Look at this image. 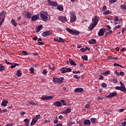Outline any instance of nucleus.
<instances>
[{
  "label": "nucleus",
  "mask_w": 126,
  "mask_h": 126,
  "mask_svg": "<svg viewBox=\"0 0 126 126\" xmlns=\"http://www.w3.org/2000/svg\"><path fill=\"white\" fill-rule=\"evenodd\" d=\"M69 63L70 64H71V65H76V63H75V62L73 61L71 59H69Z\"/></svg>",
  "instance_id": "obj_28"
},
{
  "label": "nucleus",
  "mask_w": 126,
  "mask_h": 126,
  "mask_svg": "<svg viewBox=\"0 0 126 126\" xmlns=\"http://www.w3.org/2000/svg\"><path fill=\"white\" fill-rule=\"evenodd\" d=\"M63 80H64V78H63V77L60 78L53 77L52 81L55 84L57 83V84L61 85L62 83H63Z\"/></svg>",
  "instance_id": "obj_1"
},
{
  "label": "nucleus",
  "mask_w": 126,
  "mask_h": 126,
  "mask_svg": "<svg viewBox=\"0 0 126 126\" xmlns=\"http://www.w3.org/2000/svg\"><path fill=\"white\" fill-rule=\"evenodd\" d=\"M59 20L60 21H61V22H63L64 23V22H66L67 21V18H66V17L61 16L58 17Z\"/></svg>",
  "instance_id": "obj_6"
},
{
  "label": "nucleus",
  "mask_w": 126,
  "mask_h": 126,
  "mask_svg": "<svg viewBox=\"0 0 126 126\" xmlns=\"http://www.w3.org/2000/svg\"><path fill=\"white\" fill-rule=\"evenodd\" d=\"M118 95V93H111L107 96V98H112V97H115Z\"/></svg>",
  "instance_id": "obj_13"
},
{
  "label": "nucleus",
  "mask_w": 126,
  "mask_h": 126,
  "mask_svg": "<svg viewBox=\"0 0 126 126\" xmlns=\"http://www.w3.org/2000/svg\"><path fill=\"white\" fill-rule=\"evenodd\" d=\"M32 16V14L31 12L28 13L26 15V17L28 19H30L31 18V16Z\"/></svg>",
  "instance_id": "obj_35"
},
{
  "label": "nucleus",
  "mask_w": 126,
  "mask_h": 126,
  "mask_svg": "<svg viewBox=\"0 0 126 126\" xmlns=\"http://www.w3.org/2000/svg\"><path fill=\"white\" fill-rule=\"evenodd\" d=\"M101 87H103V88H106L107 87V84L105 83H103L101 85Z\"/></svg>",
  "instance_id": "obj_46"
},
{
  "label": "nucleus",
  "mask_w": 126,
  "mask_h": 126,
  "mask_svg": "<svg viewBox=\"0 0 126 126\" xmlns=\"http://www.w3.org/2000/svg\"><path fill=\"white\" fill-rule=\"evenodd\" d=\"M91 124V121L90 120H86L83 122V125L85 126H89Z\"/></svg>",
  "instance_id": "obj_18"
},
{
  "label": "nucleus",
  "mask_w": 126,
  "mask_h": 126,
  "mask_svg": "<svg viewBox=\"0 0 126 126\" xmlns=\"http://www.w3.org/2000/svg\"><path fill=\"white\" fill-rule=\"evenodd\" d=\"M114 21H119V17L118 16H116L115 17V20Z\"/></svg>",
  "instance_id": "obj_59"
},
{
  "label": "nucleus",
  "mask_w": 126,
  "mask_h": 126,
  "mask_svg": "<svg viewBox=\"0 0 126 126\" xmlns=\"http://www.w3.org/2000/svg\"><path fill=\"white\" fill-rule=\"evenodd\" d=\"M57 6V9L58 10H60V11H63V5H59Z\"/></svg>",
  "instance_id": "obj_24"
},
{
  "label": "nucleus",
  "mask_w": 126,
  "mask_h": 126,
  "mask_svg": "<svg viewBox=\"0 0 126 126\" xmlns=\"http://www.w3.org/2000/svg\"><path fill=\"white\" fill-rule=\"evenodd\" d=\"M112 82H114V83H118V80L116 78L113 79Z\"/></svg>",
  "instance_id": "obj_55"
},
{
  "label": "nucleus",
  "mask_w": 126,
  "mask_h": 126,
  "mask_svg": "<svg viewBox=\"0 0 126 126\" xmlns=\"http://www.w3.org/2000/svg\"><path fill=\"white\" fill-rule=\"evenodd\" d=\"M10 65L11 68H14V67H15L16 66H18V65H19V64L17 63H12V64Z\"/></svg>",
  "instance_id": "obj_26"
},
{
  "label": "nucleus",
  "mask_w": 126,
  "mask_h": 126,
  "mask_svg": "<svg viewBox=\"0 0 126 126\" xmlns=\"http://www.w3.org/2000/svg\"><path fill=\"white\" fill-rule=\"evenodd\" d=\"M5 112H7V109H4L1 110V113H4Z\"/></svg>",
  "instance_id": "obj_62"
},
{
  "label": "nucleus",
  "mask_w": 126,
  "mask_h": 126,
  "mask_svg": "<svg viewBox=\"0 0 126 126\" xmlns=\"http://www.w3.org/2000/svg\"><path fill=\"white\" fill-rule=\"evenodd\" d=\"M115 89L116 90H120V91L124 92V93L126 92V87L116 86L115 87Z\"/></svg>",
  "instance_id": "obj_4"
},
{
  "label": "nucleus",
  "mask_w": 126,
  "mask_h": 126,
  "mask_svg": "<svg viewBox=\"0 0 126 126\" xmlns=\"http://www.w3.org/2000/svg\"><path fill=\"white\" fill-rule=\"evenodd\" d=\"M43 74H47L48 73V71H47V70L46 69H44L42 71Z\"/></svg>",
  "instance_id": "obj_53"
},
{
  "label": "nucleus",
  "mask_w": 126,
  "mask_h": 126,
  "mask_svg": "<svg viewBox=\"0 0 126 126\" xmlns=\"http://www.w3.org/2000/svg\"><path fill=\"white\" fill-rule=\"evenodd\" d=\"M26 112L25 111H22L20 113V116H24V115H26Z\"/></svg>",
  "instance_id": "obj_51"
},
{
  "label": "nucleus",
  "mask_w": 126,
  "mask_h": 126,
  "mask_svg": "<svg viewBox=\"0 0 126 126\" xmlns=\"http://www.w3.org/2000/svg\"><path fill=\"white\" fill-rule=\"evenodd\" d=\"M73 77V78H75V79H77L78 78H79V77H78V76L77 75H74Z\"/></svg>",
  "instance_id": "obj_60"
},
{
  "label": "nucleus",
  "mask_w": 126,
  "mask_h": 126,
  "mask_svg": "<svg viewBox=\"0 0 126 126\" xmlns=\"http://www.w3.org/2000/svg\"><path fill=\"white\" fill-rule=\"evenodd\" d=\"M11 23L12 24H13V25L15 26V27H16L17 26V23L15 22V20L12 19L11 20Z\"/></svg>",
  "instance_id": "obj_33"
},
{
  "label": "nucleus",
  "mask_w": 126,
  "mask_h": 126,
  "mask_svg": "<svg viewBox=\"0 0 126 126\" xmlns=\"http://www.w3.org/2000/svg\"><path fill=\"white\" fill-rule=\"evenodd\" d=\"M51 34H52V31H46L42 33V36H43V37H47V36H49V35H51Z\"/></svg>",
  "instance_id": "obj_8"
},
{
  "label": "nucleus",
  "mask_w": 126,
  "mask_h": 126,
  "mask_svg": "<svg viewBox=\"0 0 126 126\" xmlns=\"http://www.w3.org/2000/svg\"><path fill=\"white\" fill-rule=\"evenodd\" d=\"M30 104V105H32V106H35V105H37L36 103H35L34 101H30L28 102Z\"/></svg>",
  "instance_id": "obj_42"
},
{
  "label": "nucleus",
  "mask_w": 126,
  "mask_h": 126,
  "mask_svg": "<svg viewBox=\"0 0 126 126\" xmlns=\"http://www.w3.org/2000/svg\"><path fill=\"white\" fill-rule=\"evenodd\" d=\"M47 3L49 5H52V6H58V4L57 1H53L51 0H47Z\"/></svg>",
  "instance_id": "obj_5"
},
{
  "label": "nucleus",
  "mask_w": 126,
  "mask_h": 126,
  "mask_svg": "<svg viewBox=\"0 0 126 126\" xmlns=\"http://www.w3.org/2000/svg\"><path fill=\"white\" fill-rule=\"evenodd\" d=\"M16 74L18 77H20V76H21V75H22V73L21 72V71L20 70H18L17 71Z\"/></svg>",
  "instance_id": "obj_30"
},
{
  "label": "nucleus",
  "mask_w": 126,
  "mask_h": 126,
  "mask_svg": "<svg viewBox=\"0 0 126 126\" xmlns=\"http://www.w3.org/2000/svg\"><path fill=\"white\" fill-rule=\"evenodd\" d=\"M120 51H121V52H122L123 53H124L125 52V51H126V49L125 47H124L123 48L121 49Z\"/></svg>",
  "instance_id": "obj_61"
},
{
  "label": "nucleus",
  "mask_w": 126,
  "mask_h": 126,
  "mask_svg": "<svg viewBox=\"0 0 126 126\" xmlns=\"http://www.w3.org/2000/svg\"><path fill=\"white\" fill-rule=\"evenodd\" d=\"M102 75H103V76H106V75H109V74H110V71L109 70H107L106 71L102 73Z\"/></svg>",
  "instance_id": "obj_32"
},
{
  "label": "nucleus",
  "mask_w": 126,
  "mask_h": 126,
  "mask_svg": "<svg viewBox=\"0 0 126 126\" xmlns=\"http://www.w3.org/2000/svg\"><path fill=\"white\" fill-rule=\"evenodd\" d=\"M111 13H112L111 11L107 10L106 12H104L103 13V15H105L106 16L107 15H108V14H111Z\"/></svg>",
  "instance_id": "obj_29"
},
{
  "label": "nucleus",
  "mask_w": 126,
  "mask_h": 126,
  "mask_svg": "<svg viewBox=\"0 0 126 126\" xmlns=\"http://www.w3.org/2000/svg\"><path fill=\"white\" fill-rule=\"evenodd\" d=\"M122 27L121 25H118V26H116L114 29V30H116L117 28V29H119V28H121Z\"/></svg>",
  "instance_id": "obj_48"
},
{
  "label": "nucleus",
  "mask_w": 126,
  "mask_h": 126,
  "mask_svg": "<svg viewBox=\"0 0 126 126\" xmlns=\"http://www.w3.org/2000/svg\"><path fill=\"white\" fill-rule=\"evenodd\" d=\"M118 60V58L117 57H113L112 56H109L108 57V60Z\"/></svg>",
  "instance_id": "obj_43"
},
{
  "label": "nucleus",
  "mask_w": 126,
  "mask_h": 126,
  "mask_svg": "<svg viewBox=\"0 0 126 126\" xmlns=\"http://www.w3.org/2000/svg\"><path fill=\"white\" fill-rule=\"evenodd\" d=\"M54 105L56 106V107H61V106L62 105V103L61 101H56L54 103Z\"/></svg>",
  "instance_id": "obj_23"
},
{
  "label": "nucleus",
  "mask_w": 126,
  "mask_h": 126,
  "mask_svg": "<svg viewBox=\"0 0 126 126\" xmlns=\"http://www.w3.org/2000/svg\"><path fill=\"white\" fill-rule=\"evenodd\" d=\"M39 18V14L34 15L32 17V21H36Z\"/></svg>",
  "instance_id": "obj_16"
},
{
  "label": "nucleus",
  "mask_w": 126,
  "mask_h": 126,
  "mask_svg": "<svg viewBox=\"0 0 126 126\" xmlns=\"http://www.w3.org/2000/svg\"><path fill=\"white\" fill-rule=\"evenodd\" d=\"M96 42H97V41H96L95 39H94L93 38H92L91 40L88 41L89 44H91L92 45H94V44H96Z\"/></svg>",
  "instance_id": "obj_19"
},
{
  "label": "nucleus",
  "mask_w": 126,
  "mask_h": 126,
  "mask_svg": "<svg viewBox=\"0 0 126 126\" xmlns=\"http://www.w3.org/2000/svg\"><path fill=\"white\" fill-rule=\"evenodd\" d=\"M117 1V0H109V2H111V3H115Z\"/></svg>",
  "instance_id": "obj_58"
},
{
  "label": "nucleus",
  "mask_w": 126,
  "mask_h": 126,
  "mask_svg": "<svg viewBox=\"0 0 126 126\" xmlns=\"http://www.w3.org/2000/svg\"><path fill=\"white\" fill-rule=\"evenodd\" d=\"M82 60H84V61H88V57L87 55H84V56L81 57Z\"/></svg>",
  "instance_id": "obj_37"
},
{
  "label": "nucleus",
  "mask_w": 126,
  "mask_h": 126,
  "mask_svg": "<svg viewBox=\"0 0 126 126\" xmlns=\"http://www.w3.org/2000/svg\"><path fill=\"white\" fill-rule=\"evenodd\" d=\"M4 19H5V18H1V22H0V26L2 25V23L4 21Z\"/></svg>",
  "instance_id": "obj_54"
},
{
  "label": "nucleus",
  "mask_w": 126,
  "mask_h": 126,
  "mask_svg": "<svg viewBox=\"0 0 126 126\" xmlns=\"http://www.w3.org/2000/svg\"><path fill=\"white\" fill-rule=\"evenodd\" d=\"M37 122H38V120H37V119L34 117L32 119V121L31 123V126H33V125H35V124H36V123H37Z\"/></svg>",
  "instance_id": "obj_22"
},
{
  "label": "nucleus",
  "mask_w": 126,
  "mask_h": 126,
  "mask_svg": "<svg viewBox=\"0 0 126 126\" xmlns=\"http://www.w3.org/2000/svg\"><path fill=\"white\" fill-rule=\"evenodd\" d=\"M114 66H119L120 67H122L124 68V67H123L121 65H120L119 63H114L113 64Z\"/></svg>",
  "instance_id": "obj_40"
},
{
  "label": "nucleus",
  "mask_w": 126,
  "mask_h": 126,
  "mask_svg": "<svg viewBox=\"0 0 126 126\" xmlns=\"http://www.w3.org/2000/svg\"><path fill=\"white\" fill-rule=\"evenodd\" d=\"M53 98H54L53 96H43L40 97V99L42 100H51V99H53Z\"/></svg>",
  "instance_id": "obj_9"
},
{
  "label": "nucleus",
  "mask_w": 126,
  "mask_h": 126,
  "mask_svg": "<svg viewBox=\"0 0 126 126\" xmlns=\"http://www.w3.org/2000/svg\"><path fill=\"white\" fill-rule=\"evenodd\" d=\"M66 31H67V32H68V33H70V34H71L72 35H73V30L67 28L65 29Z\"/></svg>",
  "instance_id": "obj_25"
},
{
  "label": "nucleus",
  "mask_w": 126,
  "mask_h": 126,
  "mask_svg": "<svg viewBox=\"0 0 126 126\" xmlns=\"http://www.w3.org/2000/svg\"><path fill=\"white\" fill-rule=\"evenodd\" d=\"M61 71H62V73H65V72H70L71 71V69L70 68H63L61 69Z\"/></svg>",
  "instance_id": "obj_7"
},
{
  "label": "nucleus",
  "mask_w": 126,
  "mask_h": 126,
  "mask_svg": "<svg viewBox=\"0 0 126 126\" xmlns=\"http://www.w3.org/2000/svg\"><path fill=\"white\" fill-rule=\"evenodd\" d=\"M91 122L92 124H94L95 125H96V124H97V118H92L91 119Z\"/></svg>",
  "instance_id": "obj_21"
},
{
  "label": "nucleus",
  "mask_w": 126,
  "mask_h": 126,
  "mask_svg": "<svg viewBox=\"0 0 126 126\" xmlns=\"http://www.w3.org/2000/svg\"><path fill=\"white\" fill-rule=\"evenodd\" d=\"M120 8L122 10H126V5H120Z\"/></svg>",
  "instance_id": "obj_36"
},
{
  "label": "nucleus",
  "mask_w": 126,
  "mask_h": 126,
  "mask_svg": "<svg viewBox=\"0 0 126 126\" xmlns=\"http://www.w3.org/2000/svg\"><path fill=\"white\" fill-rule=\"evenodd\" d=\"M49 68L51 69V70H55V68H56V67L55 66V65L52 64L51 65H49Z\"/></svg>",
  "instance_id": "obj_31"
},
{
  "label": "nucleus",
  "mask_w": 126,
  "mask_h": 126,
  "mask_svg": "<svg viewBox=\"0 0 126 126\" xmlns=\"http://www.w3.org/2000/svg\"><path fill=\"white\" fill-rule=\"evenodd\" d=\"M54 126H63V124H61V123H58V124H57L56 125H55Z\"/></svg>",
  "instance_id": "obj_64"
},
{
  "label": "nucleus",
  "mask_w": 126,
  "mask_h": 126,
  "mask_svg": "<svg viewBox=\"0 0 126 126\" xmlns=\"http://www.w3.org/2000/svg\"><path fill=\"white\" fill-rule=\"evenodd\" d=\"M60 102H61L62 104H63V106H66L67 103L64 100L62 99L60 100Z\"/></svg>",
  "instance_id": "obj_39"
},
{
  "label": "nucleus",
  "mask_w": 126,
  "mask_h": 126,
  "mask_svg": "<svg viewBox=\"0 0 126 126\" xmlns=\"http://www.w3.org/2000/svg\"><path fill=\"white\" fill-rule=\"evenodd\" d=\"M69 113H71V108H67L66 110L63 111V113L64 114V115H67L69 114Z\"/></svg>",
  "instance_id": "obj_15"
},
{
  "label": "nucleus",
  "mask_w": 126,
  "mask_h": 126,
  "mask_svg": "<svg viewBox=\"0 0 126 126\" xmlns=\"http://www.w3.org/2000/svg\"><path fill=\"white\" fill-rule=\"evenodd\" d=\"M37 121L38 120H40L41 119V115H37L35 116V117H34Z\"/></svg>",
  "instance_id": "obj_45"
},
{
  "label": "nucleus",
  "mask_w": 126,
  "mask_h": 126,
  "mask_svg": "<svg viewBox=\"0 0 126 126\" xmlns=\"http://www.w3.org/2000/svg\"><path fill=\"white\" fill-rule=\"evenodd\" d=\"M6 12L4 10H2L0 13V18H5Z\"/></svg>",
  "instance_id": "obj_10"
},
{
  "label": "nucleus",
  "mask_w": 126,
  "mask_h": 126,
  "mask_svg": "<svg viewBox=\"0 0 126 126\" xmlns=\"http://www.w3.org/2000/svg\"><path fill=\"white\" fill-rule=\"evenodd\" d=\"M120 74V75L121 76H124V75L125 74V72L122 71L121 72L119 73V75Z\"/></svg>",
  "instance_id": "obj_63"
},
{
  "label": "nucleus",
  "mask_w": 126,
  "mask_h": 126,
  "mask_svg": "<svg viewBox=\"0 0 126 126\" xmlns=\"http://www.w3.org/2000/svg\"><path fill=\"white\" fill-rule=\"evenodd\" d=\"M24 121L26 123V125H29V124H30V120L27 118L25 119Z\"/></svg>",
  "instance_id": "obj_38"
},
{
  "label": "nucleus",
  "mask_w": 126,
  "mask_h": 126,
  "mask_svg": "<svg viewBox=\"0 0 126 126\" xmlns=\"http://www.w3.org/2000/svg\"><path fill=\"white\" fill-rule=\"evenodd\" d=\"M79 34H80V32L76 30L73 31V35H79Z\"/></svg>",
  "instance_id": "obj_34"
},
{
  "label": "nucleus",
  "mask_w": 126,
  "mask_h": 126,
  "mask_svg": "<svg viewBox=\"0 0 126 126\" xmlns=\"http://www.w3.org/2000/svg\"><path fill=\"white\" fill-rule=\"evenodd\" d=\"M42 28H43V25H40L39 26H38L36 28V32H40V31H41V29H42Z\"/></svg>",
  "instance_id": "obj_27"
},
{
  "label": "nucleus",
  "mask_w": 126,
  "mask_h": 126,
  "mask_svg": "<svg viewBox=\"0 0 126 126\" xmlns=\"http://www.w3.org/2000/svg\"><path fill=\"white\" fill-rule=\"evenodd\" d=\"M80 51H81L82 53H85V52H86V49H85L84 48H82L80 49Z\"/></svg>",
  "instance_id": "obj_56"
},
{
  "label": "nucleus",
  "mask_w": 126,
  "mask_h": 126,
  "mask_svg": "<svg viewBox=\"0 0 126 126\" xmlns=\"http://www.w3.org/2000/svg\"><path fill=\"white\" fill-rule=\"evenodd\" d=\"M70 22L72 23L73 22H75V21H76V15L75 14V12H73V11H71L70 12Z\"/></svg>",
  "instance_id": "obj_2"
},
{
  "label": "nucleus",
  "mask_w": 126,
  "mask_h": 126,
  "mask_svg": "<svg viewBox=\"0 0 126 126\" xmlns=\"http://www.w3.org/2000/svg\"><path fill=\"white\" fill-rule=\"evenodd\" d=\"M40 17L42 18L43 21H45V22L48 21V16H45V14H43V13H41Z\"/></svg>",
  "instance_id": "obj_11"
},
{
  "label": "nucleus",
  "mask_w": 126,
  "mask_h": 126,
  "mask_svg": "<svg viewBox=\"0 0 126 126\" xmlns=\"http://www.w3.org/2000/svg\"><path fill=\"white\" fill-rule=\"evenodd\" d=\"M85 109H88L90 108V103H89L88 104H86L85 106Z\"/></svg>",
  "instance_id": "obj_49"
},
{
  "label": "nucleus",
  "mask_w": 126,
  "mask_h": 126,
  "mask_svg": "<svg viewBox=\"0 0 126 126\" xmlns=\"http://www.w3.org/2000/svg\"><path fill=\"white\" fill-rule=\"evenodd\" d=\"M105 32H106V29H105V28H102L99 30L98 32V36H99V37L104 36V33H105Z\"/></svg>",
  "instance_id": "obj_3"
},
{
  "label": "nucleus",
  "mask_w": 126,
  "mask_h": 126,
  "mask_svg": "<svg viewBox=\"0 0 126 126\" xmlns=\"http://www.w3.org/2000/svg\"><path fill=\"white\" fill-rule=\"evenodd\" d=\"M101 9H102V11H105L107 10V6H106V5L103 6L101 8Z\"/></svg>",
  "instance_id": "obj_47"
},
{
  "label": "nucleus",
  "mask_w": 126,
  "mask_h": 126,
  "mask_svg": "<svg viewBox=\"0 0 126 126\" xmlns=\"http://www.w3.org/2000/svg\"><path fill=\"white\" fill-rule=\"evenodd\" d=\"M121 126H126V121L123 122L121 124Z\"/></svg>",
  "instance_id": "obj_57"
},
{
  "label": "nucleus",
  "mask_w": 126,
  "mask_h": 126,
  "mask_svg": "<svg viewBox=\"0 0 126 126\" xmlns=\"http://www.w3.org/2000/svg\"><path fill=\"white\" fill-rule=\"evenodd\" d=\"M29 70L32 74H34V73H35V72H34V68H30Z\"/></svg>",
  "instance_id": "obj_44"
},
{
  "label": "nucleus",
  "mask_w": 126,
  "mask_h": 126,
  "mask_svg": "<svg viewBox=\"0 0 126 126\" xmlns=\"http://www.w3.org/2000/svg\"><path fill=\"white\" fill-rule=\"evenodd\" d=\"M95 27H96V25L94 24V23H92L90 25L89 29L90 30H93Z\"/></svg>",
  "instance_id": "obj_20"
},
{
  "label": "nucleus",
  "mask_w": 126,
  "mask_h": 126,
  "mask_svg": "<svg viewBox=\"0 0 126 126\" xmlns=\"http://www.w3.org/2000/svg\"><path fill=\"white\" fill-rule=\"evenodd\" d=\"M7 104H8V101L7 100H3L1 103V106H2L3 107H6L7 106Z\"/></svg>",
  "instance_id": "obj_17"
},
{
  "label": "nucleus",
  "mask_w": 126,
  "mask_h": 126,
  "mask_svg": "<svg viewBox=\"0 0 126 126\" xmlns=\"http://www.w3.org/2000/svg\"><path fill=\"white\" fill-rule=\"evenodd\" d=\"M74 91L75 93H81V92H83V91H84V90H83L82 88H76L74 90Z\"/></svg>",
  "instance_id": "obj_12"
},
{
  "label": "nucleus",
  "mask_w": 126,
  "mask_h": 126,
  "mask_svg": "<svg viewBox=\"0 0 126 126\" xmlns=\"http://www.w3.org/2000/svg\"><path fill=\"white\" fill-rule=\"evenodd\" d=\"M2 70H4V67L0 65V71H2Z\"/></svg>",
  "instance_id": "obj_50"
},
{
  "label": "nucleus",
  "mask_w": 126,
  "mask_h": 126,
  "mask_svg": "<svg viewBox=\"0 0 126 126\" xmlns=\"http://www.w3.org/2000/svg\"><path fill=\"white\" fill-rule=\"evenodd\" d=\"M64 43V39L62 38V37H59V43Z\"/></svg>",
  "instance_id": "obj_41"
},
{
  "label": "nucleus",
  "mask_w": 126,
  "mask_h": 126,
  "mask_svg": "<svg viewBox=\"0 0 126 126\" xmlns=\"http://www.w3.org/2000/svg\"><path fill=\"white\" fill-rule=\"evenodd\" d=\"M98 22H99V17L95 16L94 19V25H97Z\"/></svg>",
  "instance_id": "obj_14"
},
{
  "label": "nucleus",
  "mask_w": 126,
  "mask_h": 126,
  "mask_svg": "<svg viewBox=\"0 0 126 126\" xmlns=\"http://www.w3.org/2000/svg\"><path fill=\"white\" fill-rule=\"evenodd\" d=\"M38 45L39 46H41V45H45V42L38 41Z\"/></svg>",
  "instance_id": "obj_52"
}]
</instances>
